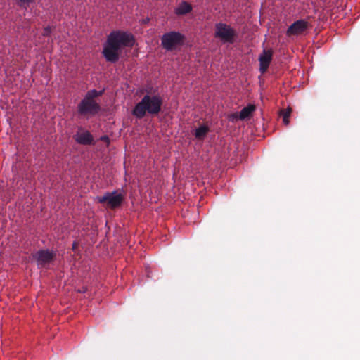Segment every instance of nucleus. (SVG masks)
<instances>
[{"instance_id": "nucleus-6", "label": "nucleus", "mask_w": 360, "mask_h": 360, "mask_svg": "<svg viewBox=\"0 0 360 360\" xmlns=\"http://www.w3.org/2000/svg\"><path fill=\"white\" fill-rule=\"evenodd\" d=\"M237 33L230 25L218 22L215 25L214 37L221 39L224 43L233 44Z\"/></svg>"}, {"instance_id": "nucleus-18", "label": "nucleus", "mask_w": 360, "mask_h": 360, "mask_svg": "<svg viewBox=\"0 0 360 360\" xmlns=\"http://www.w3.org/2000/svg\"><path fill=\"white\" fill-rule=\"evenodd\" d=\"M86 290H87V288L86 287H82V288L79 290L78 292H85Z\"/></svg>"}, {"instance_id": "nucleus-13", "label": "nucleus", "mask_w": 360, "mask_h": 360, "mask_svg": "<svg viewBox=\"0 0 360 360\" xmlns=\"http://www.w3.org/2000/svg\"><path fill=\"white\" fill-rule=\"evenodd\" d=\"M209 131L210 129L207 126L202 125L195 130V137L198 140H203Z\"/></svg>"}, {"instance_id": "nucleus-10", "label": "nucleus", "mask_w": 360, "mask_h": 360, "mask_svg": "<svg viewBox=\"0 0 360 360\" xmlns=\"http://www.w3.org/2000/svg\"><path fill=\"white\" fill-rule=\"evenodd\" d=\"M75 139L78 143L83 145H90L93 142V136L88 131L77 133Z\"/></svg>"}, {"instance_id": "nucleus-16", "label": "nucleus", "mask_w": 360, "mask_h": 360, "mask_svg": "<svg viewBox=\"0 0 360 360\" xmlns=\"http://www.w3.org/2000/svg\"><path fill=\"white\" fill-rule=\"evenodd\" d=\"M21 5L22 4H27L29 5L30 4L33 3L36 0H17Z\"/></svg>"}, {"instance_id": "nucleus-11", "label": "nucleus", "mask_w": 360, "mask_h": 360, "mask_svg": "<svg viewBox=\"0 0 360 360\" xmlns=\"http://www.w3.org/2000/svg\"><path fill=\"white\" fill-rule=\"evenodd\" d=\"M255 106L254 105L249 104L241 110L239 115H238L237 114H233L232 116L236 119L239 118L240 120H243L247 117H250V115L255 111Z\"/></svg>"}, {"instance_id": "nucleus-1", "label": "nucleus", "mask_w": 360, "mask_h": 360, "mask_svg": "<svg viewBox=\"0 0 360 360\" xmlns=\"http://www.w3.org/2000/svg\"><path fill=\"white\" fill-rule=\"evenodd\" d=\"M134 44L132 34L123 31H112L107 37L102 54L108 62L115 63L118 61L121 49L131 47Z\"/></svg>"}, {"instance_id": "nucleus-14", "label": "nucleus", "mask_w": 360, "mask_h": 360, "mask_svg": "<svg viewBox=\"0 0 360 360\" xmlns=\"http://www.w3.org/2000/svg\"><path fill=\"white\" fill-rule=\"evenodd\" d=\"M292 112V108L290 107L287 108L286 109H283L280 112V115L283 118V122L285 125H288L290 123L289 117Z\"/></svg>"}, {"instance_id": "nucleus-4", "label": "nucleus", "mask_w": 360, "mask_h": 360, "mask_svg": "<svg viewBox=\"0 0 360 360\" xmlns=\"http://www.w3.org/2000/svg\"><path fill=\"white\" fill-rule=\"evenodd\" d=\"M97 201L108 209L120 207L124 200V194L121 192H106L103 196H97Z\"/></svg>"}, {"instance_id": "nucleus-2", "label": "nucleus", "mask_w": 360, "mask_h": 360, "mask_svg": "<svg viewBox=\"0 0 360 360\" xmlns=\"http://www.w3.org/2000/svg\"><path fill=\"white\" fill-rule=\"evenodd\" d=\"M162 103L163 100L160 94H147L136 104L132 110V115L138 119H142L146 113L158 115L161 111Z\"/></svg>"}, {"instance_id": "nucleus-12", "label": "nucleus", "mask_w": 360, "mask_h": 360, "mask_svg": "<svg viewBox=\"0 0 360 360\" xmlns=\"http://www.w3.org/2000/svg\"><path fill=\"white\" fill-rule=\"evenodd\" d=\"M191 11L192 6L186 1H182L175 8V13L178 15H183L189 13Z\"/></svg>"}, {"instance_id": "nucleus-7", "label": "nucleus", "mask_w": 360, "mask_h": 360, "mask_svg": "<svg viewBox=\"0 0 360 360\" xmlns=\"http://www.w3.org/2000/svg\"><path fill=\"white\" fill-rule=\"evenodd\" d=\"M55 257V254L48 250H39L33 255L39 266L46 267L49 265Z\"/></svg>"}, {"instance_id": "nucleus-15", "label": "nucleus", "mask_w": 360, "mask_h": 360, "mask_svg": "<svg viewBox=\"0 0 360 360\" xmlns=\"http://www.w3.org/2000/svg\"><path fill=\"white\" fill-rule=\"evenodd\" d=\"M51 32V27L48 26L44 29L42 34L44 36H49Z\"/></svg>"}, {"instance_id": "nucleus-19", "label": "nucleus", "mask_w": 360, "mask_h": 360, "mask_svg": "<svg viewBox=\"0 0 360 360\" xmlns=\"http://www.w3.org/2000/svg\"><path fill=\"white\" fill-rule=\"evenodd\" d=\"M76 246V244L75 243H73V248H75Z\"/></svg>"}, {"instance_id": "nucleus-17", "label": "nucleus", "mask_w": 360, "mask_h": 360, "mask_svg": "<svg viewBox=\"0 0 360 360\" xmlns=\"http://www.w3.org/2000/svg\"><path fill=\"white\" fill-rule=\"evenodd\" d=\"M101 139L103 141H105L107 143L109 142V138L107 136H103L101 138Z\"/></svg>"}, {"instance_id": "nucleus-9", "label": "nucleus", "mask_w": 360, "mask_h": 360, "mask_svg": "<svg viewBox=\"0 0 360 360\" xmlns=\"http://www.w3.org/2000/svg\"><path fill=\"white\" fill-rule=\"evenodd\" d=\"M273 51L271 49L264 50L259 57V71L264 74L266 72L272 60Z\"/></svg>"}, {"instance_id": "nucleus-8", "label": "nucleus", "mask_w": 360, "mask_h": 360, "mask_svg": "<svg viewBox=\"0 0 360 360\" xmlns=\"http://www.w3.org/2000/svg\"><path fill=\"white\" fill-rule=\"evenodd\" d=\"M309 27V22L303 19L295 21L287 30L288 36L299 35Z\"/></svg>"}, {"instance_id": "nucleus-5", "label": "nucleus", "mask_w": 360, "mask_h": 360, "mask_svg": "<svg viewBox=\"0 0 360 360\" xmlns=\"http://www.w3.org/2000/svg\"><path fill=\"white\" fill-rule=\"evenodd\" d=\"M184 36L181 33L172 31L165 33L161 37V44L166 51H172L181 46L184 41Z\"/></svg>"}, {"instance_id": "nucleus-3", "label": "nucleus", "mask_w": 360, "mask_h": 360, "mask_svg": "<svg viewBox=\"0 0 360 360\" xmlns=\"http://www.w3.org/2000/svg\"><path fill=\"white\" fill-rule=\"evenodd\" d=\"M103 91L92 89L86 94L84 98L77 105V112L80 116L89 117L97 114L100 110V105L95 101V98L101 96Z\"/></svg>"}]
</instances>
